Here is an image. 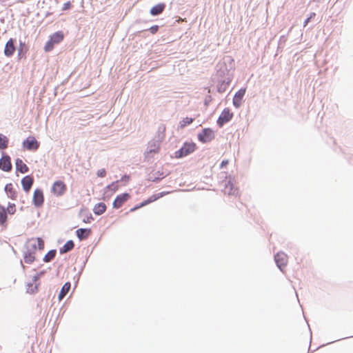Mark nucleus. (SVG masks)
Segmentation results:
<instances>
[{
  "instance_id": "18",
  "label": "nucleus",
  "mask_w": 353,
  "mask_h": 353,
  "mask_svg": "<svg viewBox=\"0 0 353 353\" xmlns=\"http://www.w3.org/2000/svg\"><path fill=\"white\" fill-rule=\"evenodd\" d=\"M76 234L80 240L85 239L90 235L91 230L80 228L76 231Z\"/></svg>"
},
{
  "instance_id": "40",
  "label": "nucleus",
  "mask_w": 353,
  "mask_h": 353,
  "mask_svg": "<svg viewBox=\"0 0 353 353\" xmlns=\"http://www.w3.org/2000/svg\"><path fill=\"white\" fill-rule=\"evenodd\" d=\"M314 16H315V13H314V12H313V13H311V14H310V17H309V18H310V19H312V17H314Z\"/></svg>"
},
{
  "instance_id": "10",
  "label": "nucleus",
  "mask_w": 353,
  "mask_h": 353,
  "mask_svg": "<svg viewBox=\"0 0 353 353\" xmlns=\"http://www.w3.org/2000/svg\"><path fill=\"white\" fill-rule=\"evenodd\" d=\"M34 183V179L30 175H27L24 176L21 180V185L23 190L26 192H28L32 188V185Z\"/></svg>"
},
{
  "instance_id": "21",
  "label": "nucleus",
  "mask_w": 353,
  "mask_h": 353,
  "mask_svg": "<svg viewBox=\"0 0 353 353\" xmlns=\"http://www.w3.org/2000/svg\"><path fill=\"white\" fill-rule=\"evenodd\" d=\"M74 243L72 241H68L65 245L60 249V253L63 254L66 253L74 248Z\"/></svg>"
},
{
  "instance_id": "4",
  "label": "nucleus",
  "mask_w": 353,
  "mask_h": 353,
  "mask_svg": "<svg viewBox=\"0 0 353 353\" xmlns=\"http://www.w3.org/2000/svg\"><path fill=\"white\" fill-rule=\"evenodd\" d=\"M274 260L276 265L283 271V268H285L288 263V257L285 253L279 252L274 256Z\"/></svg>"
},
{
  "instance_id": "27",
  "label": "nucleus",
  "mask_w": 353,
  "mask_h": 353,
  "mask_svg": "<svg viewBox=\"0 0 353 353\" xmlns=\"http://www.w3.org/2000/svg\"><path fill=\"white\" fill-rule=\"evenodd\" d=\"M193 122V119L190 117H185L180 122V128H183L185 126L191 124Z\"/></svg>"
},
{
  "instance_id": "13",
  "label": "nucleus",
  "mask_w": 353,
  "mask_h": 353,
  "mask_svg": "<svg viewBox=\"0 0 353 353\" xmlns=\"http://www.w3.org/2000/svg\"><path fill=\"white\" fill-rule=\"evenodd\" d=\"M5 191L7 196L12 200H16L17 198V192L13 184L10 183L6 185Z\"/></svg>"
},
{
  "instance_id": "5",
  "label": "nucleus",
  "mask_w": 353,
  "mask_h": 353,
  "mask_svg": "<svg viewBox=\"0 0 353 353\" xmlns=\"http://www.w3.org/2000/svg\"><path fill=\"white\" fill-rule=\"evenodd\" d=\"M214 138L213 131L210 128H205L199 134L198 139L202 143L211 141Z\"/></svg>"
},
{
  "instance_id": "30",
  "label": "nucleus",
  "mask_w": 353,
  "mask_h": 353,
  "mask_svg": "<svg viewBox=\"0 0 353 353\" xmlns=\"http://www.w3.org/2000/svg\"><path fill=\"white\" fill-rule=\"evenodd\" d=\"M6 213L8 212L10 214H14L16 212V206L14 203L9 204L7 209L6 210Z\"/></svg>"
},
{
  "instance_id": "38",
  "label": "nucleus",
  "mask_w": 353,
  "mask_h": 353,
  "mask_svg": "<svg viewBox=\"0 0 353 353\" xmlns=\"http://www.w3.org/2000/svg\"><path fill=\"white\" fill-rule=\"evenodd\" d=\"M129 178L130 177L128 176L125 175L123 176L122 180L128 181Z\"/></svg>"
},
{
  "instance_id": "12",
  "label": "nucleus",
  "mask_w": 353,
  "mask_h": 353,
  "mask_svg": "<svg viewBox=\"0 0 353 353\" xmlns=\"http://www.w3.org/2000/svg\"><path fill=\"white\" fill-rule=\"evenodd\" d=\"M14 51H15L14 40L11 38L6 43V46H5V49H4V54L6 57H11L14 54Z\"/></svg>"
},
{
  "instance_id": "15",
  "label": "nucleus",
  "mask_w": 353,
  "mask_h": 353,
  "mask_svg": "<svg viewBox=\"0 0 353 353\" xmlns=\"http://www.w3.org/2000/svg\"><path fill=\"white\" fill-rule=\"evenodd\" d=\"M16 169L18 172L24 174L28 172L29 168L27 165L20 159H17L15 162Z\"/></svg>"
},
{
  "instance_id": "1",
  "label": "nucleus",
  "mask_w": 353,
  "mask_h": 353,
  "mask_svg": "<svg viewBox=\"0 0 353 353\" xmlns=\"http://www.w3.org/2000/svg\"><path fill=\"white\" fill-rule=\"evenodd\" d=\"M196 148V145L193 142H185L181 149L174 152V157L180 159L192 153Z\"/></svg>"
},
{
  "instance_id": "31",
  "label": "nucleus",
  "mask_w": 353,
  "mask_h": 353,
  "mask_svg": "<svg viewBox=\"0 0 353 353\" xmlns=\"http://www.w3.org/2000/svg\"><path fill=\"white\" fill-rule=\"evenodd\" d=\"M54 43L49 39V41L46 43L44 46V50L46 52H50L54 48Z\"/></svg>"
},
{
  "instance_id": "36",
  "label": "nucleus",
  "mask_w": 353,
  "mask_h": 353,
  "mask_svg": "<svg viewBox=\"0 0 353 353\" xmlns=\"http://www.w3.org/2000/svg\"><path fill=\"white\" fill-rule=\"evenodd\" d=\"M228 164V160H223L222 162H221V168H223L225 167V165H227Z\"/></svg>"
},
{
  "instance_id": "28",
  "label": "nucleus",
  "mask_w": 353,
  "mask_h": 353,
  "mask_svg": "<svg viewBox=\"0 0 353 353\" xmlns=\"http://www.w3.org/2000/svg\"><path fill=\"white\" fill-rule=\"evenodd\" d=\"M160 147L159 145H154V148L150 149L148 151L146 152L145 156L149 157L151 154H157L159 152Z\"/></svg>"
},
{
  "instance_id": "22",
  "label": "nucleus",
  "mask_w": 353,
  "mask_h": 353,
  "mask_svg": "<svg viewBox=\"0 0 353 353\" xmlns=\"http://www.w3.org/2000/svg\"><path fill=\"white\" fill-rule=\"evenodd\" d=\"M38 280L37 276H34V283H28L27 288V292L29 293H34L38 290V285L37 284V281Z\"/></svg>"
},
{
  "instance_id": "7",
  "label": "nucleus",
  "mask_w": 353,
  "mask_h": 353,
  "mask_svg": "<svg viewBox=\"0 0 353 353\" xmlns=\"http://www.w3.org/2000/svg\"><path fill=\"white\" fill-rule=\"evenodd\" d=\"M131 196L128 193H123L118 195L113 201L112 206L114 208H120L127 201L130 199Z\"/></svg>"
},
{
  "instance_id": "29",
  "label": "nucleus",
  "mask_w": 353,
  "mask_h": 353,
  "mask_svg": "<svg viewBox=\"0 0 353 353\" xmlns=\"http://www.w3.org/2000/svg\"><path fill=\"white\" fill-rule=\"evenodd\" d=\"M165 194V192H161L157 194H153L150 197H149L148 199H149L150 202L152 203V202H154V201H157V199H160Z\"/></svg>"
},
{
  "instance_id": "39",
  "label": "nucleus",
  "mask_w": 353,
  "mask_h": 353,
  "mask_svg": "<svg viewBox=\"0 0 353 353\" xmlns=\"http://www.w3.org/2000/svg\"><path fill=\"white\" fill-rule=\"evenodd\" d=\"M90 219H92V217H90V218L86 219V220H85V219H83V221H84L85 223H89V222H90Z\"/></svg>"
},
{
  "instance_id": "14",
  "label": "nucleus",
  "mask_w": 353,
  "mask_h": 353,
  "mask_svg": "<svg viewBox=\"0 0 353 353\" xmlns=\"http://www.w3.org/2000/svg\"><path fill=\"white\" fill-rule=\"evenodd\" d=\"M29 243L31 244L32 248L34 251L37 249L42 250L44 248V241L41 238L38 237L36 239H32L29 241Z\"/></svg>"
},
{
  "instance_id": "9",
  "label": "nucleus",
  "mask_w": 353,
  "mask_h": 353,
  "mask_svg": "<svg viewBox=\"0 0 353 353\" xmlns=\"http://www.w3.org/2000/svg\"><path fill=\"white\" fill-rule=\"evenodd\" d=\"M44 197L41 190L37 189L33 194V203L36 206H41L43 203Z\"/></svg>"
},
{
  "instance_id": "25",
  "label": "nucleus",
  "mask_w": 353,
  "mask_h": 353,
  "mask_svg": "<svg viewBox=\"0 0 353 353\" xmlns=\"http://www.w3.org/2000/svg\"><path fill=\"white\" fill-rule=\"evenodd\" d=\"M55 255H56V250H52L49 251L45 255V256L43 258V261L45 262H50V261H52L55 257Z\"/></svg>"
},
{
  "instance_id": "8",
  "label": "nucleus",
  "mask_w": 353,
  "mask_h": 353,
  "mask_svg": "<svg viewBox=\"0 0 353 353\" xmlns=\"http://www.w3.org/2000/svg\"><path fill=\"white\" fill-rule=\"evenodd\" d=\"M0 170L7 172L11 171L12 163L8 155H3L0 159Z\"/></svg>"
},
{
  "instance_id": "26",
  "label": "nucleus",
  "mask_w": 353,
  "mask_h": 353,
  "mask_svg": "<svg viewBox=\"0 0 353 353\" xmlns=\"http://www.w3.org/2000/svg\"><path fill=\"white\" fill-rule=\"evenodd\" d=\"M7 220V213L3 207L0 208V223H4Z\"/></svg>"
},
{
  "instance_id": "37",
  "label": "nucleus",
  "mask_w": 353,
  "mask_h": 353,
  "mask_svg": "<svg viewBox=\"0 0 353 353\" xmlns=\"http://www.w3.org/2000/svg\"><path fill=\"white\" fill-rule=\"evenodd\" d=\"M310 21V18L308 17L304 22V26H305L309 23Z\"/></svg>"
},
{
  "instance_id": "32",
  "label": "nucleus",
  "mask_w": 353,
  "mask_h": 353,
  "mask_svg": "<svg viewBox=\"0 0 353 353\" xmlns=\"http://www.w3.org/2000/svg\"><path fill=\"white\" fill-rule=\"evenodd\" d=\"M149 203H150V202L149 199H148L147 200L143 201L141 203H140L139 205L135 206L134 208H132V209L130 210V211H131V212H134V211H135V210H138L139 208H142V207H143V206H145V205H148V204H149Z\"/></svg>"
},
{
  "instance_id": "6",
  "label": "nucleus",
  "mask_w": 353,
  "mask_h": 353,
  "mask_svg": "<svg viewBox=\"0 0 353 353\" xmlns=\"http://www.w3.org/2000/svg\"><path fill=\"white\" fill-rule=\"evenodd\" d=\"M23 147L28 150H37L39 147V143L34 137H28L23 143Z\"/></svg>"
},
{
  "instance_id": "34",
  "label": "nucleus",
  "mask_w": 353,
  "mask_h": 353,
  "mask_svg": "<svg viewBox=\"0 0 353 353\" xmlns=\"http://www.w3.org/2000/svg\"><path fill=\"white\" fill-rule=\"evenodd\" d=\"M149 30L152 34H154L158 32L159 26L157 25L152 26L149 28Z\"/></svg>"
},
{
  "instance_id": "20",
  "label": "nucleus",
  "mask_w": 353,
  "mask_h": 353,
  "mask_svg": "<svg viewBox=\"0 0 353 353\" xmlns=\"http://www.w3.org/2000/svg\"><path fill=\"white\" fill-rule=\"evenodd\" d=\"M106 210V205L104 203H99L96 204L93 208V211L95 214L101 215L103 214Z\"/></svg>"
},
{
  "instance_id": "35",
  "label": "nucleus",
  "mask_w": 353,
  "mask_h": 353,
  "mask_svg": "<svg viewBox=\"0 0 353 353\" xmlns=\"http://www.w3.org/2000/svg\"><path fill=\"white\" fill-rule=\"evenodd\" d=\"M106 174L105 169H101L97 171V176L99 177H104Z\"/></svg>"
},
{
  "instance_id": "23",
  "label": "nucleus",
  "mask_w": 353,
  "mask_h": 353,
  "mask_svg": "<svg viewBox=\"0 0 353 353\" xmlns=\"http://www.w3.org/2000/svg\"><path fill=\"white\" fill-rule=\"evenodd\" d=\"M70 283L67 282L65 283L63 286L61 288V290L59 294V300H61L63 299V297L68 293L70 289Z\"/></svg>"
},
{
  "instance_id": "3",
  "label": "nucleus",
  "mask_w": 353,
  "mask_h": 353,
  "mask_svg": "<svg viewBox=\"0 0 353 353\" xmlns=\"http://www.w3.org/2000/svg\"><path fill=\"white\" fill-rule=\"evenodd\" d=\"M232 117H233V113L230 112V110L229 108H225L221 112V113L217 120V123L220 127H221L225 123L230 121L232 119Z\"/></svg>"
},
{
  "instance_id": "33",
  "label": "nucleus",
  "mask_w": 353,
  "mask_h": 353,
  "mask_svg": "<svg viewBox=\"0 0 353 353\" xmlns=\"http://www.w3.org/2000/svg\"><path fill=\"white\" fill-rule=\"evenodd\" d=\"M72 3L70 1H67L63 4L62 10H69V9L72 8Z\"/></svg>"
},
{
  "instance_id": "24",
  "label": "nucleus",
  "mask_w": 353,
  "mask_h": 353,
  "mask_svg": "<svg viewBox=\"0 0 353 353\" xmlns=\"http://www.w3.org/2000/svg\"><path fill=\"white\" fill-rule=\"evenodd\" d=\"M8 139L3 134H0V149L4 150L8 146Z\"/></svg>"
},
{
  "instance_id": "19",
  "label": "nucleus",
  "mask_w": 353,
  "mask_h": 353,
  "mask_svg": "<svg viewBox=\"0 0 353 353\" xmlns=\"http://www.w3.org/2000/svg\"><path fill=\"white\" fill-rule=\"evenodd\" d=\"M23 260L26 263H32L35 260L34 252L30 250H27L23 254Z\"/></svg>"
},
{
  "instance_id": "17",
  "label": "nucleus",
  "mask_w": 353,
  "mask_h": 353,
  "mask_svg": "<svg viewBox=\"0 0 353 353\" xmlns=\"http://www.w3.org/2000/svg\"><path fill=\"white\" fill-rule=\"evenodd\" d=\"M64 34L61 31H58L52 34L50 37V40L54 43V44H58L60 42H61L63 40Z\"/></svg>"
},
{
  "instance_id": "16",
  "label": "nucleus",
  "mask_w": 353,
  "mask_h": 353,
  "mask_svg": "<svg viewBox=\"0 0 353 353\" xmlns=\"http://www.w3.org/2000/svg\"><path fill=\"white\" fill-rule=\"evenodd\" d=\"M165 8V3H158L150 9V14L153 16L159 15L163 12Z\"/></svg>"
},
{
  "instance_id": "41",
  "label": "nucleus",
  "mask_w": 353,
  "mask_h": 353,
  "mask_svg": "<svg viewBox=\"0 0 353 353\" xmlns=\"http://www.w3.org/2000/svg\"><path fill=\"white\" fill-rule=\"evenodd\" d=\"M165 131V126H163V133H164Z\"/></svg>"
},
{
  "instance_id": "11",
  "label": "nucleus",
  "mask_w": 353,
  "mask_h": 353,
  "mask_svg": "<svg viewBox=\"0 0 353 353\" xmlns=\"http://www.w3.org/2000/svg\"><path fill=\"white\" fill-rule=\"evenodd\" d=\"M246 89L241 88L234 96L233 104L235 107L239 108L241 104V101L245 94Z\"/></svg>"
},
{
  "instance_id": "2",
  "label": "nucleus",
  "mask_w": 353,
  "mask_h": 353,
  "mask_svg": "<svg viewBox=\"0 0 353 353\" xmlns=\"http://www.w3.org/2000/svg\"><path fill=\"white\" fill-rule=\"evenodd\" d=\"M67 190V186L65 183L61 180L54 181L51 188V192L53 194L57 196H61L63 195Z\"/></svg>"
}]
</instances>
